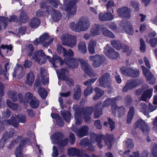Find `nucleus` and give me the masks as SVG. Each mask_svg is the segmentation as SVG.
Segmentation results:
<instances>
[{"mask_svg":"<svg viewBox=\"0 0 157 157\" xmlns=\"http://www.w3.org/2000/svg\"><path fill=\"white\" fill-rule=\"evenodd\" d=\"M39 102L36 98H34L33 100L30 102V105L32 107L36 108L39 106Z\"/></svg>","mask_w":157,"mask_h":157,"instance_id":"c03bdc74","label":"nucleus"},{"mask_svg":"<svg viewBox=\"0 0 157 157\" xmlns=\"http://www.w3.org/2000/svg\"><path fill=\"white\" fill-rule=\"evenodd\" d=\"M80 32L87 30L90 26V22L86 18L82 17L79 21Z\"/></svg>","mask_w":157,"mask_h":157,"instance_id":"9b49d317","label":"nucleus"},{"mask_svg":"<svg viewBox=\"0 0 157 157\" xmlns=\"http://www.w3.org/2000/svg\"><path fill=\"white\" fill-rule=\"evenodd\" d=\"M32 64V63L31 61L28 60H25L24 61L23 65L25 68H28L31 67Z\"/></svg>","mask_w":157,"mask_h":157,"instance_id":"e2e57ef3","label":"nucleus"},{"mask_svg":"<svg viewBox=\"0 0 157 157\" xmlns=\"http://www.w3.org/2000/svg\"><path fill=\"white\" fill-rule=\"evenodd\" d=\"M114 3L113 1H109L107 4L106 5V7L107 8L108 11L109 8H112L114 6Z\"/></svg>","mask_w":157,"mask_h":157,"instance_id":"338daca9","label":"nucleus"},{"mask_svg":"<svg viewBox=\"0 0 157 157\" xmlns=\"http://www.w3.org/2000/svg\"><path fill=\"white\" fill-rule=\"evenodd\" d=\"M152 90H153L152 89H149L145 91L142 96L140 99L141 100L145 101L147 98H150L152 95Z\"/></svg>","mask_w":157,"mask_h":157,"instance_id":"bb28decb","label":"nucleus"},{"mask_svg":"<svg viewBox=\"0 0 157 157\" xmlns=\"http://www.w3.org/2000/svg\"><path fill=\"white\" fill-rule=\"evenodd\" d=\"M96 79V78H92L90 80H89L86 82H84V84L86 86H90L91 85L92 83L94 82Z\"/></svg>","mask_w":157,"mask_h":157,"instance_id":"680f3d73","label":"nucleus"},{"mask_svg":"<svg viewBox=\"0 0 157 157\" xmlns=\"http://www.w3.org/2000/svg\"><path fill=\"white\" fill-rule=\"evenodd\" d=\"M95 90L96 92V94L93 98V99L94 100H96L104 94V92L102 90H100L98 87L95 88Z\"/></svg>","mask_w":157,"mask_h":157,"instance_id":"f704fd0d","label":"nucleus"},{"mask_svg":"<svg viewBox=\"0 0 157 157\" xmlns=\"http://www.w3.org/2000/svg\"><path fill=\"white\" fill-rule=\"evenodd\" d=\"M136 127L140 128L143 132L147 133L149 131V128L146 123L142 120L140 119L137 121L135 124Z\"/></svg>","mask_w":157,"mask_h":157,"instance_id":"4468645a","label":"nucleus"},{"mask_svg":"<svg viewBox=\"0 0 157 157\" xmlns=\"http://www.w3.org/2000/svg\"><path fill=\"white\" fill-rule=\"evenodd\" d=\"M79 21L77 23L72 22L70 24V27L73 31L76 32H80Z\"/></svg>","mask_w":157,"mask_h":157,"instance_id":"7c9ffc66","label":"nucleus"},{"mask_svg":"<svg viewBox=\"0 0 157 157\" xmlns=\"http://www.w3.org/2000/svg\"><path fill=\"white\" fill-rule=\"evenodd\" d=\"M107 13H100L99 16V19L101 21H107Z\"/></svg>","mask_w":157,"mask_h":157,"instance_id":"6e6d98bb","label":"nucleus"},{"mask_svg":"<svg viewBox=\"0 0 157 157\" xmlns=\"http://www.w3.org/2000/svg\"><path fill=\"white\" fill-rule=\"evenodd\" d=\"M52 10V8L49 6L48 7V10L46 12H43L41 10H38L36 12V16L37 17L47 16L49 14L50 11Z\"/></svg>","mask_w":157,"mask_h":157,"instance_id":"c85d7f7f","label":"nucleus"},{"mask_svg":"<svg viewBox=\"0 0 157 157\" xmlns=\"http://www.w3.org/2000/svg\"><path fill=\"white\" fill-rule=\"evenodd\" d=\"M121 25L122 27H123L125 31L129 34H133V31L129 22L122 21L121 23Z\"/></svg>","mask_w":157,"mask_h":157,"instance_id":"412c9836","label":"nucleus"},{"mask_svg":"<svg viewBox=\"0 0 157 157\" xmlns=\"http://www.w3.org/2000/svg\"><path fill=\"white\" fill-rule=\"evenodd\" d=\"M113 135H110L109 136H108L107 139L105 140V142L108 146L109 148L111 147V143L113 140Z\"/></svg>","mask_w":157,"mask_h":157,"instance_id":"a18cd8bd","label":"nucleus"},{"mask_svg":"<svg viewBox=\"0 0 157 157\" xmlns=\"http://www.w3.org/2000/svg\"><path fill=\"white\" fill-rule=\"evenodd\" d=\"M50 2L52 3V6L55 8L57 7L58 5H59L60 3L58 0H51Z\"/></svg>","mask_w":157,"mask_h":157,"instance_id":"774afa93","label":"nucleus"},{"mask_svg":"<svg viewBox=\"0 0 157 157\" xmlns=\"http://www.w3.org/2000/svg\"><path fill=\"white\" fill-rule=\"evenodd\" d=\"M34 97L32 94L29 92L26 93L25 95V103H29L31 102L34 99Z\"/></svg>","mask_w":157,"mask_h":157,"instance_id":"e433bc0d","label":"nucleus"},{"mask_svg":"<svg viewBox=\"0 0 157 157\" xmlns=\"http://www.w3.org/2000/svg\"><path fill=\"white\" fill-rule=\"evenodd\" d=\"M62 44L71 48L75 47L77 44V38L75 36L68 34H63L60 37Z\"/></svg>","mask_w":157,"mask_h":157,"instance_id":"7ed1b4c3","label":"nucleus"},{"mask_svg":"<svg viewBox=\"0 0 157 157\" xmlns=\"http://www.w3.org/2000/svg\"><path fill=\"white\" fill-rule=\"evenodd\" d=\"M112 112L113 113H115V111H117L119 112H121L122 113H124V108L122 107L118 108L116 105H114L112 107Z\"/></svg>","mask_w":157,"mask_h":157,"instance_id":"864d4df0","label":"nucleus"},{"mask_svg":"<svg viewBox=\"0 0 157 157\" xmlns=\"http://www.w3.org/2000/svg\"><path fill=\"white\" fill-rule=\"evenodd\" d=\"M68 154L70 156H74L78 154V153L79 152V151L77 149L71 148L68 149Z\"/></svg>","mask_w":157,"mask_h":157,"instance_id":"de8ad7c7","label":"nucleus"},{"mask_svg":"<svg viewBox=\"0 0 157 157\" xmlns=\"http://www.w3.org/2000/svg\"><path fill=\"white\" fill-rule=\"evenodd\" d=\"M143 72L147 78V81L150 84H153L155 81V78L151 74L150 71L143 66H141Z\"/></svg>","mask_w":157,"mask_h":157,"instance_id":"9d476101","label":"nucleus"},{"mask_svg":"<svg viewBox=\"0 0 157 157\" xmlns=\"http://www.w3.org/2000/svg\"><path fill=\"white\" fill-rule=\"evenodd\" d=\"M130 10L126 7L119 8L117 10V14L119 17L122 18H129L131 17Z\"/></svg>","mask_w":157,"mask_h":157,"instance_id":"6e6552de","label":"nucleus"},{"mask_svg":"<svg viewBox=\"0 0 157 157\" xmlns=\"http://www.w3.org/2000/svg\"><path fill=\"white\" fill-rule=\"evenodd\" d=\"M104 52L106 55L110 58L116 59L119 56V53L110 47L108 44L105 47Z\"/></svg>","mask_w":157,"mask_h":157,"instance_id":"0eeeda50","label":"nucleus"},{"mask_svg":"<svg viewBox=\"0 0 157 157\" xmlns=\"http://www.w3.org/2000/svg\"><path fill=\"white\" fill-rule=\"evenodd\" d=\"M80 62L81 63L82 68L86 73L87 74L90 76L93 77L94 75L92 74V72L90 70V66L88 64L86 60L81 59Z\"/></svg>","mask_w":157,"mask_h":157,"instance_id":"2eb2a0df","label":"nucleus"},{"mask_svg":"<svg viewBox=\"0 0 157 157\" xmlns=\"http://www.w3.org/2000/svg\"><path fill=\"white\" fill-rule=\"evenodd\" d=\"M110 78L109 75L108 73L105 74L99 79V85L100 86L105 87L107 85Z\"/></svg>","mask_w":157,"mask_h":157,"instance_id":"aec40b11","label":"nucleus"},{"mask_svg":"<svg viewBox=\"0 0 157 157\" xmlns=\"http://www.w3.org/2000/svg\"><path fill=\"white\" fill-rule=\"evenodd\" d=\"M141 108L140 111L143 113L146 116H147L148 113L147 107L144 103H143L141 106Z\"/></svg>","mask_w":157,"mask_h":157,"instance_id":"09e8293b","label":"nucleus"},{"mask_svg":"<svg viewBox=\"0 0 157 157\" xmlns=\"http://www.w3.org/2000/svg\"><path fill=\"white\" fill-rule=\"evenodd\" d=\"M152 154L153 157H157V145L154 144L153 147Z\"/></svg>","mask_w":157,"mask_h":157,"instance_id":"0e129e2a","label":"nucleus"},{"mask_svg":"<svg viewBox=\"0 0 157 157\" xmlns=\"http://www.w3.org/2000/svg\"><path fill=\"white\" fill-rule=\"evenodd\" d=\"M36 82L35 84V89L37 88L38 89V93L43 99L45 98L47 95L45 90L44 88L36 86Z\"/></svg>","mask_w":157,"mask_h":157,"instance_id":"5701e85b","label":"nucleus"},{"mask_svg":"<svg viewBox=\"0 0 157 157\" xmlns=\"http://www.w3.org/2000/svg\"><path fill=\"white\" fill-rule=\"evenodd\" d=\"M122 74L124 75H128L131 77H136L139 76V72L136 69L129 68L125 69L124 68L121 69Z\"/></svg>","mask_w":157,"mask_h":157,"instance_id":"1a4fd4ad","label":"nucleus"},{"mask_svg":"<svg viewBox=\"0 0 157 157\" xmlns=\"http://www.w3.org/2000/svg\"><path fill=\"white\" fill-rule=\"evenodd\" d=\"M52 17L54 21L57 22L61 19L62 14L58 11L54 10Z\"/></svg>","mask_w":157,"mask_h":157,"instance_id":"cd10ccee","label":"nucleus"},{"mask_svg":"<svg viewBox=\"0 0 157 157\" xmlns=\"http://www.w3.org/2000/svg\"><path fill=\"white\" fill-rule=\"evenodd\" d=\"M101 28L100 25L95 24L94 25L90 30V35L92 36H94L99 35L101 33Z\"/></svg>","mask_w":157,"mask_h":157,"instance_id":"a211bd4d","label":"nucleus"},{"mask_svg":"<svg viewBox=\"0 0 157 157\" xmlns=\"http://www.w3.org/2000/svg\"><path fill=\"white\" fill-rule=\"evenodd\" d=\"M10 115V111L8 110H7L6 111L2 112V119L3 118H7L9 117Z\"/></svg>","mask_w":157,"mask_h":157,"instance_id":"bf43d9fd","label":"nucleus"},{"mask_svg":"<svg viewBox=\"0 0 157 157\" xmlns=\"http://www.w3.org/2000/svg\"><path fill=\"white\" fill-rule=\"evenodd\" d=\"M57 51L59 54L63 53V56H65L66 54V50L63 47L58 45L57 48Z\"/></svg>","mask_w":157,"mask_h":157,"instance_id":"49530a36","label":"nucleus"},{"mask_svg":"<svg viewBox=\"0 0 157 157\" xmlns=\"http://www.w3.org/2000/svg\"><path fill=\"white\" fill-rule=\"evenodd\" d=\"M63 135L60 133H57L52 135L51 137V139L53 141L54 144L58 143L59 140L62 138Z\"/></svg>","mask_w":157,"mask_h":157,"instance_id":"b1692460","label":"nucleus"},{"mask_svg":"<svg viewBox=\"0 0 157 157\" xmlns=\"http://www.w3.org/2000/svg\"><path fill=\"white\" fill-rule=\"evenodd\" d=\"M115 102V99H108L105 100L103 103L104 106L107 107L110 104L114 103Z\"/></svg>","mask_w":157,"mask_h":157,"instance_id":"3c124183","label":"nucleus"},{"mask_svg":"<svg viewBox=\"0 0 157 157\" xmlns=\"http://www.w3.org/2000/svg\"><path fill=\"white\" fill-rule=\"evenodd\" d=\"M97 45L96 42L94 40H91L89 42L88 45V50L89 52L91 54H94L95 52V48Z\"/></svg>","mask_w":157,"mask_h":157,"instance_id":"c756f323","label":"nucleus"},{"mask_svg":"<svg viewBox=\"0 0 157 157\" xmlns=\"http://www.w3.org/2000/svg\"><path fill=\"white\" fill-rule=\"evenodd\" d=\"M141 83L138 79L128 80L126 85L124 87L123 90L124 92L127 91L128 90L131 89L139 85Z\"/></svg>","mask_w":157,"mask_h":157,"instance_id":"ddd939ff","label":"nucleus"},{"mask_svg":"<svg viewBox=\"0 0 157 157\" xmlns=\"http://www.w3.org/2000/svg\"><path fill=\"white\" fill-rule=\"evenodd\" d=\"M40 71L42 82L44 85H46L49 82L47 72L43 67L41 68Z\"/></svg>","mask_w":157,"mask_h":157,"instance_id":"6ab92c4d","label":"nucleus"},{"mask_svg":"<svg viewBox=\"0 0 157 157\" xmlns=\"http://www.w3.org/2000/svg\"><path fill=\"white\" fill-rule=\"evenodd\" d=\"M81 114L79 112H75V125H73L71 129L74 132H76L77 136L78 137H81L87 135L88 134L89 128L87 126H82L78 131H76L77 126L80 125L81 123Z\"/></svg>","mask_w":157,"mask_h":157,"instance_id":"f03ea898","label":"nucleus"},{"mask_svg":"<svg viewBox=\"0 0 157 157\" xmlns=\"http://www.w3.org/2000/svg\"><path fill=\"white\" fill-rule=\"evenodd\" d=\"M58 155V152L56 147L53 146V152L52 156L53 157H57Z\"/></svg>","mask_w":157,"mask_h":157,"instance_id":"69168bd1","label":"nucleus"},{"mask_svg":"<svg viewBox=\"0 0 157 157\" xmlns=\"http://www.w3.org/2000/svg\"><path fill=\"white\" fill-rule=\"evenodd\" d=\"M140 49L142 52H144L145 51V43L144 40L142 39H140Z\"/></svg>","mask_w":157,"mask_h":157,"instance_id":"052dcab7","label":"nucleus"},{"mask_svg":"<svg viewBox=\"0 0 157 157\" xmlns=\"http://www.w3.org/2000/svg\"><path fill=\"white\" fill-rule=\"evenodd\" d=\"M34 79L33 73L32 72H30L27 75L25 83L27 84L30 85L33 82Z\"/></svg>","mask_w":157,"mask_h":157,"instance_id":"393cba45","label":"nucleus"},{"mask_svg":"<svg viewBox=\"0 0 157 157\" xmlns=\"http://www.w3.org/2000/svg\"><path fill=\"white\" fill-rule=\"evenodd\" d=\"M129 157H147V153L146 152H144L141 155H139L138 151L134 152L132 155H130Z\"/></svg>","mask_w":157,"mask_h":157,"instance_id":"8fccbe9b","label":"nucleus"},{"mask_svg":"<svg viewBox=\"0 0 157 157\" xmlns=\"http://www.w3.org/2000/svg\"><path fill=\"white\" fill-rule=\"evenodd\" d=\"M93 112V109L91 108H88L85 109L83 115L86 121H87L90 119V116L92 113Z\"/></svg>","mask_w":157,"mask_h":157,"instance_id":"a878e982","label":"nucleus"},{"mask_svg":"<svg viewBox=\"0 0 157 157\" xmlns=\"http://www.w3.org/2000/svg\"><path fill=\"white\" fill-rule=\"evenodd\" d=\"M15 154L17 157H23V155L21 153V149L20 147L17 148L15 151Z\"/></svg>","mask_w":157,"mask_h":157,"instance_id":"4d7b16f0","label":"nucleus"},{"mask_svg":"<svg viewBox=\"0 0 157 157\" xmlns=\"http://www.w3.org/2000/svg\"><path fill=\"white\" fill-rule=\"evenodd\" d=\"M63 119L67 122H69L71 119V113L67 111H61Z\"/></svg>","mask_w":157,"mask_h":157,"instance_id":"c9c22d12","label":"nucleus"},{"mask_svg":"<svg viewBox=\"0 0 157 157\" xmlns=\"http://www.w3.org/2000/svg\"><path fill=\"white\" fill-rule=\"evenodd\" d=\"M80 144L82 147H88V149L90 151L94 150V147L89 142L87 138L83 139L80 141Z\"/></svg>","mask_w":157,"mask_h":157,"instance_id":"4be33fe9","label":"nucleus"},{"mask_svg":"<svg viewBox=\"0 0 157 157\" xmlns=\"http://www.w3.org/2000/svg\"><path fill=\"white\" fill-rule=\"evenodd\" d=\"M112 45L117 50H120L122 48L121 43L118 41H113L111 42Z\"/></svg>","mask_w":157,"mask_h":157,"instance_id":"ea45409f","label":"nucleus"},{"mask_svg":"<svg viewBox=\"0 0 157 157\" xmlns=\"http://www.w3.org/2000/svg\"><path fill=\"white\" fill-rule=\"evenodd\" d=\"M92 92V88L91 87H88L84 90V95L85 96H87L89 94H91Z\"/></svg>","mask_w":157,"mask_h":157,"instance_id":"13d9d810","label":"nucleus"},{"mask_svg":"<svg viewBox=\"0 0 157 157\" xmlns=\"http://www.w3.org/2000/svg\"><path fill=\"white\" fill-rule=\"evenodd\" d=\"M80 89L79 86L77 87L75 89L74 96L75 99L78 100L80 97L81 95Z\"/></svg>","mask_w":157,"mask_h":157,"instance_id":"37998d69","label":"nucleus"},{"mask_svg":"<svg viewBox=\"0 0 157 157\" xmlns=\"http://www.w3.org/2000/svg\"><path fill=\"white\" fill-rule=\"evenodd\" d=\"M34 49L33 46L31 44L28 45L26 48L29 56H31L32 57L35 52L33 54Z\"/></svg>","mask_w":157,"mask_h":157,"instance_id":"79ce46f5","label":"nucleus"},{"mask_svg":"<svg viewBox=\"0 0 157 157\" xmlns=\"http://www.w3.org/2000/svg\"><path fill=\"white\" fill-rule=\"evenodd\" d=\"M20 19V21L24 23L27 22L29 19L26 13L24 12H22L21 13Z\"/></svg>","mask_w":157,"mask_h":157,"instance_id":"a19ab883","label":"nucleus"},{"mask_svg":"<svg viewBox=\"0 0 157 157\" xmlns=\"http://www.w3.org/2000/svg\"><path fill=\"white\" fill-rule=\"evenodd\" d=\"M134 113V108L133 107H131L128 112V117L127 118V122L128 123H131L132 120L133 116Z\"/></svg>","mask_w":157,"mask_h":157,"instance_id":"72a5a7b5","label":"nucleus"},{"mask_svg":"<svg viewBox=\"0 0 157 157\" xmlns=\"http://www.w3.org/2000/svg\"><path fill=\"white\" fill-rule=\"evenodd\" d=\"M102 34L105 36H106L110 38H114V36L113 33L109 30L105 28H102Z\"/></svg>","mask_w":157,"mask_h":157,"instance_id":"4c0bfd02","label":"nucleus"},{"mask_svg":"<svg viewBox=\"0 0 157 157\" xmlns=\"http://www.w3.org/2000/svg\"><path fill=\"white\" fill-rule=\"evenodd\" d=\"M78 49L79 51L82 53H85L87 52V48L84 42H80L78 44Z\"/></svg>","mask_w":157,"mask_h":157,"instance_id":"2f4dec72","label":"nucleus"},{"mask_svg":"<svg viewBox=\"0 0 157 157\" xmlns=\"http://www.w3.org/2000/svg\"><path fill=\"white\" fill-rule=\"evenodd\" d=\"M90 61L93 62V66L95 68L99 67L105 60V58L102 55H96L95 56L89 57Z\"/></svg>","mask_w":157,"mask_h":157,"instance_id":"423d86ee","label":"nucleus"},{"mask_svg":"<svg viewBox=\"0 0 157 157\" xmlns=\"http://www.w3.org/2000/svg\"><path fill=\"white\" fill-rule=\"evenodd\" d=\"M146 41L147 43H149L152 47H155L157 44V39L155 38L151 39L149 41L148 39H147Z\"/></svg>","mask_w":157,"mask_h":157,"instance_id":"603ef678","label":"nucleus"},{"mask_svg":"<svg viewBox=\"0 0 157 157\" xmlns=\"http://www.w3.org/2000/svg\"><path fill=\"white\" fill-rule=\"evenodd\" d=\"M40 20L36 18L32 19L30 22V25L33 28H36L40 24Z\"/></svg>","mask_w":157,"mask_h":157,"instance_id":"473e14b6","label":"nucleus"},{"mask_svg":"<svg viewBox=\"0 0 157 157\" xmlns=\"http://www.w3.org/2000/svg\"><path fill=\"white\" fill-rule=\"evenodd\" d=\"M77 6L71 3L65 6H63V9L67 11V16L70 17L74 15L76 12Z\"/></svg>","mask_w":157,"mask_h":157,"instance_id":"f8f14e48","label":"nucleus"},{"mask_svg":"<svg viewBox=\"0 0 157 157\" xmlns=\"http://www.w3.org/2000/svg\"><path fill=\"white\" fill-rule=\"evenodd\" d=\"M58 78L62 80L67 81V83L70 86H72L73 85V81L71 78H70L67 76L68 71L65 69H62L60 71L57 70L56 71Z\"/></svg>","mask_w":157,"mask_h":157,"instance_id":"39448f33","label":"nucleus"},{"mask_svg":"<svg viewBox=\"0 0 157 157\" xmlns=\"http://www.w3.org/2000/svg\"><path fill=\"white\" fill-rule=\"evenodd\" d=\"M73 55L74 53L70 49L68 50L67 52L66 51L65 63L69 67L72 68H75L78 67V60L72 58Z\"/></svg>","mask_w":157,"mask_h":157,"instance_id":"20e7f679","label":"nucleus"},{"mask_svg":"<svg viewBox=\"0 0 157 157\" xmlns=\"http://www.w3.org/2000/svg\"><path fill=\"white\" fill-rule=\"evenodd\" d=\"M6 102L8 106L13 109L15 110L17 108L18 106L17 104L12 103L9 100H7Z\"/></svg>","mask_w":157,"mask_h":157,"instance_id":"5fc2aeb1","label":"nucleus"},{"mask_svg":"<svg viewBox=\"0 0 157 157\" xmlns=\"http://www.w3.org/2000/svg\"><path fill=\"white\" fill-rule=\"evenodd\" d=\"M22 67L20 65L16 66L14 68V71L13 73V77L14 78L17 77V75L22 70Z\"/></svg>","mask_w":157,"mask_h":157,"instance_id":"58836bf2","label":"nucleus"},{"mask_svg":"<svg viewBox=\"0 0 157 157\" xmlns=\"http://www.w3.org/2000/svg\"><path fill=\"white\" fill-rule=\"evenodd\" d=\"M39 38L40 40L41 44L44 47L49 45L54 40L53 38H51L48 42H46V41L50 38L49 36L47 33L43 34Z\"/></svg>","mask_w":157,"mask_h":157,"instance_id":"dca6fc26","label":"nucleus"},{"mask_svg":"<svg viewBox=\"0 0 157 157\" xmlns=\"http://www.w3.org/2000/svg\"><path fill=\"white\" fill-rule=\"evenodd\" d=\"M17 118H18V121L21 122L22 123H25L26 121V117L22 114H19L17 116V118H14L13 119H12V121L11 122H9V120H5L4 122L6 123H8L9 124H12L14 125V127H17V124H15L14 125L13 124V122H15L17 121Z\"/></svg>","mask_w":157,"mask_h":157,"instance_id":"f3484780","label":"nucleus"},{"mask_svg":"<svg viewBox=\"0 0 157 157\" xmlns=\"http://www.w3.org/2000/svg\"><path fill=\"white\" fill-rule=\"evenodd\" d=\"M49 57L46 56L43 52L42 50H39L35 52L32 58L40 64H42L45 63L46 61L45 58H48L49 61L52 63L54 67L56 68L55 64L59 63L60 65L63 63V62L61 60V58L57 55L53 56L51 59H49Z\"/></svg>","mask_w":157,"mask_h":157,"instance_id":"f257e3e1","label":"nucleus"}]
</instances>
